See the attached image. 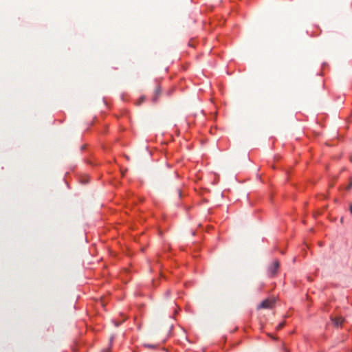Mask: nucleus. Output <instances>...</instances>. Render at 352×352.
Wrapping results in <instances>:
<instances>
[{
    "mask_svg": "<svg viewBox=\"0 0 352 352\" xmlns=\"http://www.w3.org/2000/svg\"><path fill=\"white\" fill-rule=\"evenodd\" d=\"M144 96H141L135 104L138 106L140 105L144 101Z\"/></svg>",
    "mask_w": 352,
    "mask_h": 352,
    "instance_id": "423d86ee",
    "label": "nucleus"
},
{
    "mask_svg": "<svg viewBox=\"0 0 352 352\" xmlns=\"http://www.w3.org/2000/svg\"><path fill=\"white\" fill-rule=\"evenodd\" d=\"M155 100L161 94V88L160 87H155Z\"/></svg>",
    "mask_w": 352,
    "mask_h": 352,
    "instance_id": "39448f33",
    "label": "nucleus"
},
{
    "mask_svg": "<svg viewBox=\"0 0 352 352\" xmlns=\"http://www.w3.org/2000/svg\"><path fill=\"white\" fill-rule=\"evenodd\" d=\"M279 268V262L274 261L272 265L269 267V272L272 276H274Z\"/></svg>",
    "mask_w": 352,
    "mask_h": 352,
    "instance_id": "f03ea898",
    "label": "nucleus"
},
{
    "mask_svg": "<svg viewBox=\"0 0 352 352\" xmlns=\"http://www.w3.org/2000/svg\"><path fill=\"white\" fill-rule=\"evenodd\" d=\"M349 210H350L351 213L352 214V205L350 206Z\"/></svg>",
    "mask_w": 352,
    "mask_h": 352,
    "instance_id": "f8f14e48",
    "label": "nucleus"
},
{
    "mask_svg": "<svg viewBox=\"0 0 352 352\" xmlns=\"http://www.w3.org/2000/svg\"><path fill=\"white\" fill-rule=\"evenodd\" d=\"M144 346L148 347V348H153V346L152 344H144Z\"/></svg>",
    "mask_w": 352,
    "mask_h": 352,
    "instance_id": "9b49d317",
    "label": "nucleus"
},
{
    "mask_svg": "<svg viewBox=\"0 0 352 352\" xmlns=\"http://www.w3.org/2000/svg\"><path fill=\"white\" fill-rule=\"evenodd\" d=\"M177 192H178L179 197H181V196H182V191L179 189H178L177 190Z\"/></svg>",
    "mask_w": 352,
    "mask_h": 352,
    "instance_id": "9d476101",
    "label": "nucleus"
},
{
    "mask_svg": "<svg viewBox=\"0 0 352 352\" xmlns=\"http://www.w3.org/2000/svg\"><path fill=\"white\" fill-rule=\"evenodd\" d=\"M344 319L342 317H335L332 318V321L335 326L338 327L342 324Z\"/></svg>",
    "mask_w": 352,
    "mask_h": 352,
    "instance_id": "20e7f679",
    "label": "nucleus"
},
{
    "mask_svg": "<svg viewBox=\"0 0 352 352\" xmlns=\"http://www.w3.org/2000/svg\"><path fill=\"white\" fill-rule=\"evenodd\" d=\"M351 188H352V178H350V182L349 185L346 187V190H350Z\"/></svg>",
    "mask_w": 352,
    "mask_h": 352,
    "instance_id": "0eeeda50",
    "label": "nucleus"
},
{
    "mask_svg": "<svg viewBox=\"0 0 352 352\" xmlns=\"http://www.w3.org/2000/svg\"><path fill=\"white\" fill-rule=\"evenodd\" d=\"M125 157H126V159L127 160H129V156L125 155Z\"/></svg>",
    "mask_w": 352,
    "mask_h": 352,
    "instance_id": "ddd939ff",
    "label": "nucleus"
},
{
    "mask_svg": "<svg viewBox=\"0 0 352 352\" xmlns=\"http://www.w3.org/2000/svg\"><path fill=\"white\" fill-rule=\"evenodd\" d=\"M284 326H285V322H283L280 323V324L276 327V329L279 330V329H282Z\"/></svg>",
    "mask_w": 352,
    "mask_h": 352,
    "instance_id": "6e6552de",
    "label": "nucleus"
},
{
    "mask_svg": "<svg viewBox=\"0 0 352 352\" xmlns=\"http://www.w3.org/2000/svg\"><path fill=\"white\" fill-rule=\"evenodd\" d=\"M171 329V324H167L163 328L162 324L155 329V336H157L159 344L164 343L168 339Z\"/></svg>",
    "mask_w": 352,
    "mask_h": 352,
    "instance_id": "f257e3e1",
    "label": "nucleus"
},
{
    "mask_svg": "<svg viewBox=\"0 0 352 352\" xmlns=\"http://www.w3.org/2000/svg\"><path fill=\"white\" fill-rule=\"evenodd\" d=\"M272 302L269 300H263L258 307V309H267L272 307Z\"/></svg>",
    "mask_w": 352,
    "mask_h": 352,
    "instance_id": "7ed1b4c3",
    "label": "nucleus"
},
{
    "mask_svg": "<svg viewBox=\"0 0 352 352\" xmlns=\"http://www.w3.org/2000/svg\"><path fill=\"white\" fill-rule=\"evenodd\" d=\"M165 279V275L161 271L160 272V280H164Z\"/></svg>",
    "mask_w": 352,
    "mask_h": 352,
    "instance_id": "1a4fd4ad",
    "label": "nucleus"
}]
</instances>
